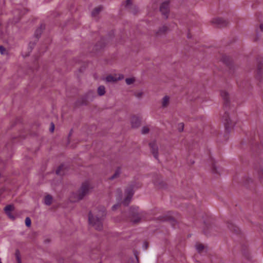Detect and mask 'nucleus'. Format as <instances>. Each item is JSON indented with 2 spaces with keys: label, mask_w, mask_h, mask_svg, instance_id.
<instances>
[{
  "label": "nucleus",
  "mask_w": 263,
  "mask_h": 263,
  "mask_svg": "<svg viewBox=\"0 0 263 263\" xmlns=\"http://www.w3.org/2000/svg\"><path fill=\"white\" fill-rule=\"evenodd\" d=\"M54 124L53 123H51V127L50 128V130L51 132H53V130H54Z\"/></svg>",
  "instance_id": "nucleus-30"
},
{
  "label": "nucleus",
  "mask_w": 263,
  "mask_h": 263,
  "mask_svg": "<svg viewBox=\"0 0 263 263\" xmlns=\"http://www.w3.org/2000/svg\"><path fill=\"white\" fill-rule=\"evenodd\" d=\"M222 121L224 124L226 130H227L228 132H229L230 129L232 126L233 124L228 113L225 112L222 117Z\"/></svg>",
  "instance_id": "nucleus-4"
},
{
  "label": "nucleus",
  "mask_w": 263,
  "mask_h": 263,
  "mask_svg": "<svg viewBox=\"0 0 263 263\" xmlns=\"http://www.w3.org/2000/svg\"><path fill=\"white\" fill-rule=\"evenodd\" d=\"M144 244L145 246V249L146 250L148 247V243L146 242H145Z\"/></svg>",
  "instance_id": "nucleus-35"
},
{
  "label": "nucleus",
  "mask_w": 263,
  "mask_h": 263,
  "mask_svg": "<svg viewBox=\"0 0 263 263\" xmlns=\"http://www.w3.org/2000/svg\"><path fill=\"white\" fill-rule=\"evenodd\" d=\"M149 131V128L147 126H143L141 129V133L142 134H146Z\"/></svg>",
  "instance_id": "nucleus-22"
},
{
  "label": "nucleus",
  "mask_w": 263,
  "mask_h": 263,
  "mask_svg": "<svg viewBox=\"0 0 263 263\" xmlns=\"http://www.w3.org/2000/svg\"><path fill=\"white\" fill-rule=\"evenodd\" d=\"M220 60L226 64H231L234 62V59L231 57L227 55H223Z\"/></svg>",
  "instance_id": "nucleus-9"
},
{
  "label": "nucleus",
  "mask_w": 263,
  "mask_h": 263,
  "mask_svg": "<svg viewBox=\"0 0 263 263\" xmlns=\"http://www.w3.org/2000/svg\"><path fill=\"white\" fill-rule=\"evenodd\" d=\"M7 216L11 219H12V220H14L15 219V217L11 213V212H8L7 213H6Z\"/></svg>",
  "instance_id": "nucleus-27"
},
{
  "label": "nucleus",
  "mask_w": 263,
  "mask_h": 263,
  "mask_svg": "<svg viewBox=\"0 0 263 263\" xmlns=\"http://www.w3.org/2000/svg\"><path fill=\"white\" fill-rule=\"evenodd\" d=\"M169 10V3L168 2L163 3L160 7V11L165 17H167Z\"/></svg>",
  "instance_id": "nucleus-5"
},
{
  "label": "nucleus",
  "mask_w": 263,
  "mask_h": 263,
  "mask_svg": "<svg viewBox=\"0 0 263 263\" xmlns=\"http://www.w3.org/2000/svg\"><path fill=\"white\" fill-rule=\"evenodd\" d=\"M95 51H97V50H98L100 49V48H98V46H96L95 47Z\"/></svg>",
  "instance_id": "nucleus-37"
},
{
  "label": "nucleus",
  "mask_w": 263,
  "mask_h": 263,
  "mask_svg": "<svg viewBox=\"0 0 263 263\" xmlns=\"http://www.w3.org/2000/svg\"><path fill=\"white\" fill-rule=\"evenodd\" d=\"M105 216L106 212L104 208H96L89 213V223L96 230L101 231L103 229V221Z\"/></svg>",
  "instance_id": "nucleus-1"
},
{
  "label": "nucleus",
  "mask_w": 263,
  "mask_h": 263,
  "mask_svg": "<svg viewBox=\"0 0 263 263\" xmlns=\"http://www.w3.org/2000/svg\"><path fill=\"white\" fill-rule=\"evenodd\" d=\"M0 263H2L1 258H0Z\"/></svg>",
  "instance_id": "nucleus-39"
},
{
  "label": "nucleus",
  "mask_w": 263,
  "mask_h": 263,
  "mask_svg": "<svg viewBox=\"0 0 263 263\" xmlns=\"http://www.w3.org/2000/svg\"><path fill=\"white\" fill-rule=\"evenodd\" d=\"M0 53L2 54H5L6 53V50L3 46H0Z\"/></svg>",
  "instance_id": "nucleus-25"
},
{
  "label": "nucleus",
  "mask_w": 263,
  "mask_h": 263,
  "mask_svg": "<svg viewBox=\"0 0 263 263\" xmlns=\"http://www.w3.org/2000/svg\"><path fill=\"white\" fill-rule=\"evenodd\" d=\"M220 95L223 100L225 106H229L230 103V95L228 92L224 90L220 91Z\"/></svg>",
  "instance_id": "nucleus-7"
},
{
  "label": "nucleus",
  "mask_w": 263,
  "mask_h": 263,
  "mask_svg": "<svg viewBox=\"0 0 263 263\" xmlns=\"http://www.w3.org/2000/svg\"><path fill=\"white\" fill-rule=\"evenodd\" d=\"M52 197L51 195H48L44 198V203L47 205H49L52 202Z\"/></svg>",
  "instance_id": "nucleus-14"
},
{
  "label": "nucleus",
  "mask_w": 263,
  "mask_h": 263,
  "mask_svg": "<svg viewBox=\"0 0 263 263\" xmlns=\"http://www.w3.org/2000/svg\"><path fill=\"white\" fill-rule=\"evenodd\" d=\"M132 4L131 0H126V6L130 5Z\"/></svg>",
  "instance_id": "nucleus-32"
},
{
  "label": "nucleus",
  "mask_w": 263,
  "mask_h": 263,
  "mask_svg": "<svg viewBox=\"0 0 263 263\" xmlns=\"http://www.w3.org/2000/svg\"><path fill=\"white\" fill-rule=\"evenodd\" d=\"M130 123L133 128H137L141 124V120L138 117L134 116L131 119Z\"/></svg>",
  "instance_id": "nucleus-8"
},
{
  "label": "nucleus",
  "mask_w": 263,
  "mask_h": 263,
  "mask_svg": "<svg viewBox=\"0 0 263 263\" xmlns=\"http://www.w3.org/2000/svg\"><path fill=\"white\" fill-rule=\"evenodd\" d=\"M261 69H262V68H261V67H260L258 68V71H261Z\"/></svg>",
  "instance_id": "nucleus-38"
},
{
  "label": "nucleus",
  "mask_w": 263,
  "mask_h": 263,
  "mask_svg": "<svg viewBox=\"0 0 263 263\" xmlns=\"http://www.w3.org/2000/svg\"><path fill=\"white\" fill-rule=\"evenodd\" d=\"M118 206H119L118 204H115V205H113L112 207V210H116L117 209V208L118 207Z\"/></svg>",
  "instance_id": "nucleus-31"
},
{
  "label": "nucleus",
  "mask_w": 263,
  "mask_h": 263,
  "mask_svg": "<svg viewBox=\"0 0 263 263\" xmlns=\"http://www.w3.org/2000/svg\"><path fill=\"white\" fill-rule=\"evenodd\" d=\"M168 30V27L165 26L163 25L160 27L158 30L156 32V34L157 36H161L162 35H163L165 34Z\"/></svg>",
  "instance_id": "nucleus-10"
},
{
  "label": "nucleus",
  "mask_w": 263,
  "mask_h": 263,
  "mask_svg": "<svg viewBox=\"0 0 263 263\" xmlns=\"http://www.w3.org/2000/svg\"><path fill=\"white\" fill-rule=\"evenodd\" d=\"M14 209V206L13 205H8L4 208V210L5 211V213H7L8 212H11L13 211Z\"/></svg>",
  "instance_id": "nucleus-18"
},
{
  "label": "nucleus",
  "mask_w": 263,
  "mask_h": 263,
  "mask_svg": "<svg viewBox=\"0 0 263 263\" xmlns=\"http://www.w3.org/2000/svg\"><path fill=\"white\" fill-rule=\"evenodd\" d=\"M149 146L151 148V152L156 159H158V147L156 143V142L153 141L149 143Z\"/></svg>",
  "instance_id": "nucleus-6"
},
{
  "label": "nucleus",
  "mask_w": 263,
  "mask_h": 263,
  "mask_svg": "<svg viewBox=\"0 0 263 263\" xmlns=\"http://www.w3.org/2000/svg\"><path fill=\"white\" fill-rule=\"evenodd\" d=\"M16 258H17V260L18 263L21 262V258L20 257V253H19L18 251H17L16 252Z\"/></svg>",
  "instance_id": "nucleus-28"
},
{
  "label": "nucleus",
  "mask_w": 263,
  "mask_h": 263,
  "mask_svg": "<svg viewBox=\"0 0 263 263\" xmlns=\"http://www.w3.org/2000/svg\"><path fill=\"white\" fill-rule=\"evenodd\" d=\"M211 24L215 27H221L226 26L228 22L221 17H214L211 21Z\"/></svg>",
  "instance_id": "nucleus-3"
},
{
  "label": "nucleus",
  "mask_w": 263,
  "mask_h": 263,
  "mask_svg": "<svg viewBox=\"0 0 263 263\" xmlns=\"http://www.w3.org/2000/svg\"><path fill=\"white\" fill-rule=\"evenodd\" d=\"M31 221L29 217H27L25 219V224L27 227H30L31 226Z\"/></svg>",
  "instance_id": "nucleus-23"
},
{
  "label": "nucleus",
  "mask_w": 263,
  "mask_h": 263,
  "mask_svg": "<svg viewBox=\"0 0 263 263\" xmlns=\"http://www.w3.org/2000/svg\"><path fill=\"white\" fill-rule=\"evenodd\" d=\"M135 81V79L134 78H127L125 79V82L127 85H130Z\"/></svg>",
  "instance_id": "nucleus-21"
},
{
  "label": "nucleus",
  "mask_w": 263,
  "mask_h": 263,
  "mask_svg": "<svg viewBox=\"0 0 263 263\" xmlns=\"http://www.w3.org/2000/svg\"><path fill=\"white\" fill-rule=\"evenodd\" d=\"M259 64H263V59L260 58V61L259 62Z\"/></svg>",
  "instance_id": "nucleus-36"
},
{
  "label": "nucleus",
  "mask_w": 263,
  "mask_h": 263,
  "mask_svg": "<svg viewBox=\"0 0 263 263\" xmlns=\"http://www.w3.org/2000/svg\"><path fill=\"white\" fill-rule=\"evenodd\" d=\"M120 174H121V170L120 168H118L115 173L114 174V175L112 176H111L110 178H109V179L110 180H113L115 178H117L118 177H119L120 175Z\"/></svg>",
  "instance_id": "nucleus-16"
},
{
  "label": "nucleus",
  "mask_w": 263,
  "mask_h": 263,
  "mask_svg": "<svg viewBox=\"0 0 263 263\" xmlns=\"http://www.w3.org/2000/svg\"><path fill=\"white\" fill-rule=\"evenodd\" d=\"M60 170H61V167H59L58 168V169L56 171L57 174H60Z\"/></svg>",
  "instance_id": "nucleus-33"
},
{
  "label": "nucleus",
  "mask_w": 263,
  "mask_h": 263,
  "mask_svg": "<svg viewBox=\"0 0 263 263\" xmlns=\"http://www.w3.org/2000/svg\"><path fill=\"white\" fill-rule=\"evenodd\" d=\"M143 96L142 92H137L135 94V96L138 98H140Z\"/></svg>",
  "instance_id": "nucleus-29"
},
{
  "label": "nucleus",
  "mask_w": 263,
  "mask_h": 263,
  "mask_svg": "<svg viewBox=\"0 0 263 263\" xmlns=\"http://www.w3.org/2000/svg\"><path fill=\"white\" fill-rule=\"evenodd\" d=\"M131 220L133 223H138L140 221L141 217L139 216L138 214H134L133 215Z\"/></svg>",
  "instance_id": "nucleus-17"
},
{
  "label": "nucleus",
  "mask_w": 263,
  "mask_h": 263,
  "mask_svg": "<svg viewBox=\"0 0 263 263\" xmlns=\"http://www.w3.org/2000/svg\"><path fill=\"white\" fill-rule=\"evenodd\" d=\"M134 194L133 191L132 190H130L128 191V195L126 198L123 201V204L125 205H127L130 202L131 198Z\"/></svg>",
  "instance_id": "nucleus-12"
},
{
  "label": "nucleus",
  "mask_w": 263,
  "mask_h": 263,
  "mask_svg": "<svg viewBox=\"0 0 263 263\" xmlns=\"http://www.w3.org/2000/svg\"><path fill=\"white\" fill-rule=\"evenodd\" d=\"M102 10L101 7L96 8L92 12V15L95 16L97 15Z\"/></svg>",
  "instance_id": "nucleus-20"
},
{
  "label": "nucleus",
  "mask_w": 263,
  "mask_h": 263,
  "mask_svg": "<svg viewBox=\"0 0 263 263\" xmlns=\"http://www.w3.org/2000/svg\"><path fill=\"white\" fill-rule=\"evenodd\" d=\"M97 92L100 96H102L104 95L106 92L105 87L103 85L100 86L98 88Z\"/></svg>",
  "instance_id": "nucleus-15"
},
{
  "label": "nucleus",
  "mask_w": 263,
  "mask_h": 263,
  "mask_svg": "<svg viewBox=\"0 0 263 263\" xmlns=\"http://www.w3.org/2000/svg\"><path fill=\"white\" fill-rule=\"evenodd\" d=\"M184 128V124L183 123H180L178 124V130L180 132L183 131Z\"/></svg>",
  "instance_id": "nucleus-24"
},
{
  "label": "nucleus",
  "mask_w": 263,
  "mask_h": 263,
  "mask_svg": "<svg viewBox=\"0 0 263 263\" xmlns=\"http://www.w3.org/2000/svg\"><path fill=\"white\" fill-rule=\"evenodd\" d=\"M258 177L260 179H263V170H260L258 171Z\"/></svg>",
  "instance_id": "nucleus-26"
},
{
  "label": "nucleus",
  "mask_w": 263,
  "mask_h": 263,
  "mask_svg": "<svg viewBox=\"0 0 263 263\" xmlns=\"http://www.w3.org/2000/svg\"><path fill=\"white\" fill-rule=\"evenodd\" d=\"M91 187L88 182L82 183L81 186L76 192L72 193L70 196V200L71 202H77L82 200L86 195L90 192Z\"/></svg>",
  "instance_id": "nucleus-2"
},
{
  "label": "nucleus",
  "mask_w": 263,
  "mask_h": 263,
  "mask_svg": "<svg viewBox=\"0 0 263 263\" xmlns=\"http://www.w3.org/2000/svg\"><path fill=\"white\" fill-rule=\"evenodd\" d=\"M204 248V246L201 243H197L196 245V249L199 253L201 252Z\"/></svg>",
  "instance_id": "nucleus-19"
},
{
  "label": "nucleus",
  "mask_w": 263,
  "mask_h": 263,
  "mask_svg": "<svg viewBox=\"0 0 263 263\" xmlns=\"http://www.w3.org/2000/svg\"><path fill=\"white\" fill-rule=\"evenodd\" d=\"M170 103V98L167 96H164L162 99V107H166Z\"/></svg>",
  "instance_id": "nucleus-13"
},
{
  "label": "nucleus",
  "mask_w": 263,
  "mask_h": 263,
  "mask_svg": "<svg viewBox=\"0 0 263 263\" xmlns=\"http://www.w3.org/2000/svg\"><path fill=\"white\" fill-rule=\"evenodd\" d=\"M260 31H263V24H261L259 26Z\"/></svg>",
  "instance_id": "nucleus-34"
},
{
  "label": "nucleus",
  "mask_w": 263,
  "mask_h": 263,
  "mask_svg": "<svg viewBox=\"0 0 263 263\" xmlns=\"http://www.w3.org/2000/svg\"><path fill=\"white\" fill-rule=\"evenodd\" d=\"M124 78L123 75H120L118 78L113 77L112 76H108L106 77L105 80L108 82H116L118 80H122Z\"/></svg>",
  "instance_id": "nucleus-11"
}]
</instances>
